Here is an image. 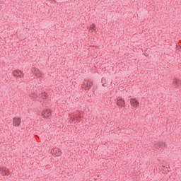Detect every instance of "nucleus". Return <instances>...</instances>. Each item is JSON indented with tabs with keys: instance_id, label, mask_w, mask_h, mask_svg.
Returning <instances> with one entry per match:
<instances>
[{
	"instance_id": "nucleus-1",
	"label": "nucleus",
	"mask_w": 181,
	"mask_h": 181,
	"mask_svg": "<svg viewBox=\"0 0 181 181\" xmlns=\"http://www.w3.org/2000/svg\"><path fill=\"white\" fill-rule=\"evenodd\" d=\"M78 119H80V112L76 111L71 115L69 122L71 124H76V121H78Z\"/></svg>"
},
{
	"instance_id": "nucleus-2",
	"label": "nucleus",
	"mask_w": 181,
	"mask_h": 181,
	"mask_svg": "<svg viewBox=\"0 0 181 181\" xmlns=\"http://www.w3.org/2000/svg\"><path fill=\"white\" fill-rule=\"evenodd\" d=\"M31 71H32V74H35L38 80H39V82H38V84H40V83H42V75L40 74V71H39V69H37V68H32L31 69Z\"/></svg>"
},
{
	"instance_id": "nucleus-3",
	"label": "nucleus",
	"mask_w": 181,
	"mask_h": 181,
	"mask_svg": "<svg viewBox=\"0 0 181 181\" xmlns=\"http://www.w3.org/2000/svg\"><path fill=\"white\" fill-rule=\"evenodd\" d=\"M82 88H83L86 90L89 91L90 90L91 87H93V82L90 81L85 80L82 83Z\"/></svg>"
},
{
	"instance_id": "nucleus-4",
	"label": "nucleus",
	"mask_w": 181,
	"mask_h": 181,
	"mask_svg": "<svg viewBox=\"0 0 181 181\" xmlns=\"http://www.w3.org/2000/svg\"><path fill=\"white\" fill-rule=\"evenodd\" d=\"M156 149H158V151H163V148L165 146V143L162 142V141H160L157 144H154V146H153Z\"/></svg>"
},
{
	"instance_id": "nucleus-5",
	"label": "nucleus",
	"mask_w": 181,
	"mask_h": 181,
	"mask_svg": "<svg viewBox=\"0 0 181 181\" xmlns=\"http://www.w3.org/2000/svg\"><path fill=\"white\" fill-rule=\"evenodd\" d=\"M22 122V120L19 117H14L13 119V127H19Z\"/></svg>"
},
{
	"instance_id": "nucleus-6",
	"label": "nucleus",
	"mask_w": 181,
	"mask_h": 181,
	"mask_svg": "<svg viewBox=\"0 0 181 181\" xmlns=\"http://www.w3.org/2000/svg\"><path fill=\"white\" fill-rule=\"evenodd\" d=\"M13 75L14 77H18V78H23V73L21 71H13Z\"/></svg>"
},
{
	"instance_id": "nucleus-7",
	"label": "nucleus",
	"mask_w": 181,
	"mask_h": 181,
	"mask_svg": "<svg viewBox=\"0 0 181 181\" xmlns=\"http://www.w3.org/2000/svg\"><path fill=\"white\" fill-rule=\"evenodd\" d=\"M42 115L44 118H49L52 115V113L50 112V110L45 109L42 111Z\"/></svg>"
},
{
	"instance_id": "nucleus-8",
	"label": "nucleus",
	"mask_w": 181,
	"mask_h": 181,
	"mask_svg": "<svg viewBox=\"0 0 181 181\" xmlns=\"http://www.w3.org/2000/svg\"><path fill=\"white\" fill-rule=\"evenodd\" d=\"M51 153L52 155H54V156H60L62 155V151L58 148H55L51 151Z\"/></svg>"
},
{
	"instance_id": "nucleus-9",
	"label": "nucleus",
	"mask_w": 181,
	"mask_h": 181,
	"mask_svg": "<svg viewBox=\"0 0 181 181\" xmlns=\"http://www.w3.org/2000/svg\"><path fill=\"white\" fill-rule=\"evenodd\" d=\"M130 104L132 107H138L139 105V103L135 98L130 99Z\"/></svg>"
},
{
	"instance_id": "nucleus-10",
	"label": "nucleus",
	"mask_w": 181,
	"mask_h": 181,
	"mask_svg": "<svg viewBox=\"0 0 181 181\" xmlns=\"http://www.w3.org/2000/svg\"><path fill=\"white\" fill-rule=\"evenodd\" d=\"M38 98H42V100H46L47 98V93L44 92L43 90H39V97Z\"/></svg>"
},
{
	"instance_id": "nucleus-11",
	"label": "nucleus",
	"mask_w": 181,
	"mask_h": 181,
	"mask_svg": "<svg viewBox=\"0 0 181 181\" xmlns=\"http://www.w3.org/2000/svg\"><path fill=\"white\" fill-rule=\"evenodd\" d=\"M0 173L3 175V176H5V175H8V173L9 172L8 171V169L5 167L0 168Z\"/></svg>"
},
{
	"instance_id": "nucleus-12",
	"label": "nucleus",
	"mask_w": 181,
	"mask_h": 181,
	"mask_svg": "<svg viewBox=\"0 0 181 181\" xmlns=\"http://www.w3.org/2000/svg\"><path fill=\"white\" fill-rule=\"evenodd\" d=\"M117 105L119 107H125V101L122 99L117 100Z\"/></svg>"
},
{
	"instance_id": "nucleus-13",
	"label": "nucleus",
	"mask_w": 181,
	"mask_h": 181,
	"mask_svg": "<svg viewBox=\"0 0 181 181\" xmlns=\"http://www.w3.org/2000/svg\"><path fill=\"white\" fill-rule=\"evenodd\" d=\"M30 97H32V98H35V100L36 98H39V91H33V93H31Z\"/></svg>"
},
{
	"instance_id": "nucleus-14",
	"label": "nucleus",
	"mask_w": 181,
	"mask_h": 181,
	"mask_svg": "<svg viewBox=\"0 0 181 181\" xmlns=\"http://www.w3.org/2000/svg\"><path fill=\"white\" fill-rule=\"evenodd\" d=\"M173 83V86L175 87H181V81H180V80L174 79Z\"/></svg>"
},
{
	"instance_id": "nucleus-15",
	"label": "nucleus",
	"mask_w": 181,
	"mask_h": 181,
	"mask_svg": "<svg viewBox=\"0 0 181 181\" xmlns=\"http://www.w3.org/2000/svg\"><path fill=\"white\" fill-rule=\"evenodd\" d=\"M97 28L95 27V25L93 24L90 25V30H96Z\"/></svg>"
},
{
	"instance_id": "nucleus-16",
	"label": "nucleus",
	"mask_w": 181,
	"mask_h": 181,
	"mask_svg": "<svg viewBox=\"0 0 181 181\" xmlns=\"http://www.w3.org/2000/svg\"><path fill=\"white\" fill-rule=\"evenodd\" d=\"M52 2L54 1V0H50Z\"/></svg>"
}]
</instances>
